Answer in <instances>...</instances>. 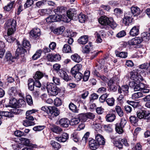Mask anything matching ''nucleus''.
Wrapping results in <instances>:
<instances>
[{"label": "nucleus", "mask_w": 150, "mask_h": 150, "mask_svg": "<svg viewBox=\"0 0 150 150\" xmlns=\"http://www.w3.org/2000/svg\"><path fill=\"white\" fill-rule=\"evenodd\" d=\"M41 110L46 112L52 117H56L59 114V111L54 107L44 106L41 108Z\"/></svg>", "instance_id": "nucleus-1"}, {"label": "nucleus", "mask_w": 150, "mask_h": 150, "mask_svg": "<svg viewBox=\"0 0 150 150\" xmlns=\"http://www.w3.org/2000/svg\"><path fill=\"white\" fill-rule=\"evenodd\" d=\"M46 88L48 92L52 96H56L59 91V89L52 83L47 84Z\"/></svg>", "instance_id": "nucleus-2"}, {"label": "nucleus", "mask_w": 150, "mask_h": 150, "mask_svg": "<svg viewBox=\"0 0 150 150\" xmlns=\"http://www.w3.org/2000/svg\"><path fill=\"white\" fill-rule=\"evenodd\" d=\"M127 121L124 118L121 119L120 123H117L115 124V130L119 134H121L124 132L123 128L124 127Z\"/></svg>", "instance_id": "nucleus-3"}, {"label": "nucleus", "mask_w": 150, "mask_h": 150, "mask_svg": "<svg viewBox=\"0 0 150 150\" xmlns=\"http://www.w3.org/2000/svg\"><path fill=\"white\" fill-rule=\"evenodd\" d=\"M130 87L133 88L134 91H140L141 89L145 87V84L142 83L137 81V82L132 81L129 82V84Z\"/></svg>", "instance_id": "nucleus-4"}, {"label": "nucleus", "mask_w": 150, "mask_h": 150, "mask_svg": "<svg viewBox=\"0 0 150 150\" xmlns=\"http://www.w3.org/2000/svg\"><path fill=\"white\" fill-rule=\"evenodd\" d=\"M137 70H134L131 72L130 74L131 75L130 78L134 81L139 82L143 81V79L141 75L139 74L137 71Z\"/></svg>", "instance_id": "nucleus-5"}, {"label": "nucleus", "mask_w": 150, "mask_h": 150, "mask_svg": "<svg viewBox=\"0 0 150 150\" xmlns=\"http://www.w3.org/2000/svg\"><path fill=\"white\" fill-rule=\"evenodd\" d=\"M16 22L14 20L10 19L7 21L5 24L6 29H16Z\"/></svg>", "instance_id": "nucleus-6"}, {"label": "nucleus", "mask_w": 150, "mask_h": 150, "mask_svg": "<svg viewBox=\"0 0 150 150\" xmlns=\"http://www.w3.org/2000/svg\"><path fill=\"white\" fill-rule=\"evenodd\" d=\"M132 14L128 12L125 15L123 23L126 25H129L132 22Z\"/></svg>", "instance_id": "nucleus-7"}, {"label": "nucleus", "mask_w": 150, "mask_h": 150, "mask_svg": "<svg viewBox=\"0 0 150 150\" xmlns=\"http://www.w3.org/2000/svg\"><path fill=\"white\" fill-rule=\"evenodd\" d=\"M48 60L50 61L53 62L57 61L60 60V56L59 54H49L47 57Z\"/></svg>", "instance_id": "nucleus-8"}, {"label": "nucleus", "mask_w": 150, "mask_h": 150, "mask_svg": "<svg viewBox=\"0 0 150 150\" xmlns=\"http://www.w3.org/2000/svg\"><path fill=\"white\" fill-rule=\"evenodd\" d=\"M129 87L127 85H124L121 87H119L118 89V92L120 94L122 93L125 95H127L129 93Z\"/></svg>", "instance_id": "nucleus-9"}, {"label": "nucleus", "mask_w": 150, "mask_h": 150, "mask_svg": "<svg viewBox=\"0 0 150 150\" xmlns=\"http://www.w3.org/2000/svg\"><path fill=\"white\" fill-rule=\"evenodd\" d=\"M40 30L38 28H34L30 32V35L34 38H36L40 35Z\"/></svg>", "instance_id": "nucleus-10"}, {"label": "nucleus", "mask_w": 150, "mask_h": 150, "mask_svg": "<svg viewBox=\"0 0 150 150\" xmlns=\"http://www.w3.org/2000/svg\"><path fill=\"white\" fill-rule=\"evenodd\" d=\"M142 41L141 37H137L129 40L128 43L130 45H136L140 44Z\"/></svg>", "instance_id": "nucleus-11"}, {"label": "nucleus", "mask_w": 150, "mask_h": 150, "mask_svg": "<svg viewBox=\"0 0 150 150\" xmlns=\"http://www.w3.org/2000/svg\"><path fill=\"white\" fill-rule=\"evenodd\" d=\"M16 59L18 58L19 55H21V57H24L26 52L25 50L21 47H18L16 51Z\"/></svg>", "instance_id": "nucleus-12"}, {"label": "nucleus", "mask_w": 150, "mask_h": 150, "mask_svg": "<svg viewBox=\"0 0 150 150\" xmlns=\"http://www.w3.org/2000/svg\"><path fill=\"white\" fill-rule=\"evenodd\" d=\"M99 144L96 140L92 139L90 140L89 142V145L90 149L92 150L96 149L99 147Z\"/></svg>", "instance_id": "nucleus-13"}, {"label": "nucleus", "mask_w": 150, "mask_h": 150, "mask_svg": "<svg viewBox=\"0 0 150 150\" xmlns=\"http://www.w3.org/2000/svg\"><path fill=\"white\" fill-rule=\"evenodd\" d=\"M59 76L66 81H68L70 79L66 72L62 69L59 70L58 72Z\"/></svg>", "instance_id": "nucleus-14"}, {"label": "nucleus", "mask_w": 150, "mask_h": 150, "mask_svg": "<svg viewBox=\"0 0 150 150\" xmlns=\"http://www.w3.org/2000/svg\"><path fill=\"white\" fill-rule=\"evenodd\" d=\"M110 19L106 16H102L99 19V23L102 25H108L109 22H110Z\"/></svg>", "instance_id": "nucleus-15"}, {"label": "nucleus", "mask_w": 150, "mask_h": 150, "mask_svg": "<svg viewBox=\"0 0 150 150\" xmlns=\"http://www.w3.org/2000/svg\"><path fill=\"white\" fill-rule=\"evenodd\" d=\"M68 134L64 132L61 136L56 137L55 139L58 142H65L68 139Z\"/></svg>", "instance_id": "nucleus-16"}, {"label": "nucleus", "mask_w": 150, "mask_h": 150, "mask_svg": "<svg viewBox=\"0 0 150 150\" xmlns=\"http://www.w3.org/2000/svg\"><path fill=\"white\" fill-rule=\"evenodd\" d=\"M59 123L61 126L64 127H68L69 124H70L69 120L68 119L65 118L61 119L59 121Z\"/></svg>", "instance_id": "nucleus-17"}, {"label": "nucleus", "mask_w": 150, "mask_h": 150, "mask_svg": "<svg viewBox=\"0 0 150 150\" xmlns=\"http://www.w3.org/2000/svg\"><path fill=\"white\" fill-rule=\"evenodd\" d=\"M139 27L135 26L131 29L129 32V34L132 36H135L138 35L139 33Z\"/></svg>", "instance_id": "nucleus-18"}, {"label": "nucleus", "mask_w": 150, "mask_h": 150, "mask_svg": "<svg viewBox=\"0 0 150 150\" xmlns=\"http://www.w3.org/2000/svg\"><path fill=\"white\" fill-rule=\"evenodd\" d=\"M96 140L100 145H104L105 143L104 139L103 136L99 134H97L96 135Z\"/></svg>", "instance_id": "nucleus-19"}, {"label": "nucleus", "mask_w": 150, "mask_h": 150, "mask_svg": "<svg viewBox=\"0 0 150 150\" xmlns=\"http://www.w3.org/2000/svg\"><path fill=\"white\" fill-rule=\"evenodd\" d=\"M45 77L46 79L48 78V76L45 74H43L40 71H37L35 76H33L34 79L39 80L41 79L43 77Z\"/></svg>", "instance_id": "nucleus-20"}, {"label": "nucleus", "mask_w": 150, "mask_h": 150, "mask_svg": "<svg viewBox=\"0 0 150 150\" xmlns=\"http://www.w3.org/2000/svg\"><path fill=\"white\" fill-rule=\"evenodd\" d=\"M82 66L81 64H77L74 66L71 69V72L72 75L79 72V71L82 68Z\"/></svg>", "instance_id": "nucleus-21"}, {"label": "nucleus", "mask_w": 150, "mask_h": 150, "mask_svg": "<svg viewBox=\"0 0 150 150\" xmlns=\"http://www.w3.org/2000/svg\"><path fill=\"white\" fill-rule=\"evenodd\" d=\"M141 38L142 41L147 42L150 40V33L148 32H143L141 34Z\"/></svg>", "instance_id": "nucleus-22"}, {"label": "nucleus", "mask_w": 150, "mask_h": 150, "mask_svg": "<svg viewBox=\"0 0 150 150\" xmlns=\"http://www.w3.org/2000/svg\"><path fill=\"white\" fill-rule=\"evenodd\" d=\"M132 13L130 14L133 15L134 16H138L140 13V10L137 6H132L131 8Z\"/></svg>", "instance_id": "nucleus-23"}, {"label": "nucleus", "mask_w": 150, "mask_h": 150, "mask_svg": "<svg viewBox=\"0 0 150 150\" xmlns=\"http://www.w3.org/2000/svg\"><path fill=\"white\" fill-rule=\"evenodd\" d=\"M92 43L89 42L87 45H86L84 47H83L82 50V52L83 53H88L92 49Z\"/></svg>", "instance_id": "nucleus-24"}, {"label": "nucleus", "mask_w": 150, "mask_h": 150, "mask_svg": "<svg viewBox=\"0 0 150 150\" xmlns=\"http://www.w3.org/2000/svg\"><path fill=\"white\" fill-rule=\"evenodd\" d=\"M16 58V57H13L11 53L7 51L6 52L5 57V60L6 61H11L12 62H14L13 59Z\"/></svg>", "instance_id": "nucleus-25"}, {"label": "nucleus", "mask_w": 150, "mask_h": 150, "mask_svg": "<svg viewBox=\"0 0 150 150\" xmlns=\"http://www.w3.org/2000/svg\"><path fill=\"white\" fill-rule=\"evenodd\" d=\"M10 106L11 107L15 108L18 106V102L17 100L14 98H11L9 102Z\"/></svg>", "instance_id": "nucleus-26"}, {"label": "nucleus", "mask_w": 150, "mask_h": 150, "mask_svg": "<svg viewBox=\"0 0 150 150\" xmlns=\"http://www.w3.org/2000/svg\"><path fill=\"white\" fill-rule=\"evenodd\" d=\"M88 41V38L86 35L81 37L78 40V42L80 44L84 45L86 44Z\"/></svg>", "instance_id": "nucleus-27"}, {"label": "nucleus", "mask_w": 150, "mask_h": 150, "mask_svg": "<svg viewBox=\"0 0 150 150\" xmlns=\"http://www.w3.org/2000/svg\"><path fill=\"white\" fill-rule=\"evenodd\" d=\"M71 58L72 60L77 63H79L82 60V58L77 54L72 55Z\"/></svg>", "instance_id": "nucleus-28"}, {"label": "nucleus", "mask_w": 150, "mask_h": 150, "mask_svg": "<svg viewBox=\"0 0 150 150\" xmlns=\"http://www.w3.org/2000/svg\"><path fill=\"white\" fill-rule=\"evenodd\" d=\"M106 120L108 122H113L115 118V116L113 113L108 114L105 117Z\"/></svg>", "instance_id": "nucleus-29"}, {"label": "nucleus", "mask_w": 150, "mask_h": 150, "mask_svg": "<svg viewBox=\"0 0 150 150\" xmlns=\"http://www.w3.org/2000/svg\"><path fill=\"white\" fill-rule=\"evenodd\" d=\"M115 53L116 56L117 57L124 58H125L127 57V52H120L116 50Z\"/></svg>", "instance_id": "nucleus-30"}, {"label": "nucleus", "mask_w": 150, "mask_h": 150, "mask_svg": "<svg viewBox=\"0 0 150 150\" xmlns=\"http://www.w3.org/2000/svg\"><path fill=\"white\" fill-rule=\"evenodd\" d=\"M80 121L82 122H85L87 120V116L86 113H82L78 115L77 116Z\"/></svg>", "instance_id": "nucleus-31"}, {"label": "nucleus", "mask_w": 150, "mask_h": 150, "mask_svg": "<svg viewBox=\"0 0 150 150\" xmlns=\"http://www.w3.org/2000/svg\"><path fill=\"white\" fill-rule=\"evenodd\" d=\"M9 94L12 96V97L16 96L18 94L17 90L16 87H11L8 91Z\"/></svg>", "instance_id": "nucleus-32"}, {"label": "nucleus", "mask_w": 150, "mask_h": 150, "mask_svg": "<svg viewBox=\"0 0 150 150\" xmlns=\"http://www.w3.org/2000/svg\"><path fill=\"white\" fill-rule=\"evenodd\" d=\"M28 89L31 91H33L34 89V83L33 79H30L28 81Z\"/></svg>", "instance_id": "nucleus-33"}, {"label": "nucleus", "mask_w": 150, "mask_h": 150, "mask_svg": "<svg viewBox=\"0 0 150 150\" xmlns=\"http://www.w3.org/2000/svg\"><path fill=\"white\" fill-rule=\"evenodd\" d=\"M50 11V9H42L38 10V12L41 16H45L47 15Z\"/></svg>", "instance_id": "nucleus-34"}, {"label": "nucleus", "mask_w": 150, "mask_h": 150, "mask_svg": "<svg viewBox=\"0 0 150 150\" xmlns=\"http://www.w3.org/2000/svg\"><path fill=\"white\" fill-rule=\"evenodd\" d=\"M69 109L72 112L75 113L79 112V110L74 103H71L69 104Z\"/></svg>", "instance_id": "nucleus-35"}, {"label": "nucleus", "mask_w": 150, "mask_h": 150, "mask_svg": "<svg viewBox=\"0 0 150 150\" xmlns=\"http://www.w3.org/2000/svg\"><path fill=\"white\" fill-rule=\"evenodd\" d=\"M115 110L119 116L122 117L123 116L124 112L120 107L118 105L116 106L115 107Z\"/></svg>", "instance_id": "nucleus-36"}, {"label": "nucleus", "mask_w": 150, "mask_h": 150, "mask_svg": "<svg viewBox=\"0 0 150 150\" xmlns=\"http://www.w3.org/2000/svg\"><path fill=\"white\" fill-rule=\"evenodd\" d=\"M50 144L55 150H58L61 147L60 145L58 143L54 141H51Z\"/></svg>", "instance_id": "nucleus-37"}, {"label": "nucleus", "mask_w": 150, "mask_h": 150, "mask_svg": "<svg viewBox=\"0 0 150 150\" xmlns=\"http://www.w3.org/2000/svg\"><path fill=\"white\" fill-rule=\"evenodd\" d=\"M42 52V50H38L32 56V59L34 60H35L39 58Z\"/></svg>", "instance_id": "nucleus-38"}, {"label": "nucleus", "mask_w": 150, "mask_h": 150, "mask_svg": "<svg viewBox=\"0 0 150 150\" xmlns=\"http://www.w3.org/2000/svg\"><path fill=\"white\" fill-rule=\"evenodd\" d=\"M52 131L57 134H60L62 132V129L59 127L55 126L51 128Z\"/></svg>", "instance_id": "nucleus-39"}, {"label": "nucleus", "mask_w": 150, "mask_h": 150, "mask_svg": "<svg viewBox=\"0 0 150 150\" xmlns=\"http://www.w3.org/2000/svg\"><path fill=\"white\" fill-rule=\"evenodd\" d=\"M103 126L105 130L108 132H110L113 131L112 126V124L103 125Z\"/></svg>", "instance_id": "nucleus-40"}, {"label": "nucleus", "mask_w": 150, "mask_h": 150, "mask_svg": "<svg viewBox=\"0 0 150 150\" xmlns=\"http://www.w3.org/2000/svg\"><path fill=\"white\" fill-rule=\"evenodd\" d=\"M65 30V28L63 26H62L57 28L54 30V33L57 34H62Z\"/></svg>", "instance_id": "nucleus-41"}, {"label": "nucleus", "mask_w": 150, "mask_h": 150, "mask_svg": "<svg viewBox=\"0 0 150 150\" xmlns=\"http://www.w3.org/2000/svg\"><path fill=\"white\" fill-rule=\"evenodd\" d=\"M22 44L23 46L24 47L27 48L28 50H29L31 47V45L30 42L25 39H23Z\"/></svg>", "instance_id": "nucleus-42"}, {"label": "nucleus", "mask_w": 150, "mask_h": 150, "mask_svg": "<svg viewBox=\"0 0 150 150\" xmlns=\"http://www.w3.org/2000/svg\"><path fill=\"white\" fill-rule=\"evenodd\" d=\"M35 124L34 122L30 120H24L23 122V125L26 127L34 125Z\"/></svg>", "instance_id": "nucleus-43"}, {"label": "nucleus", "mask_w": 150, "mask_h": 150, "mask_svg": "<svg viewBox=\"0 0 150 150\" xmlns=\"http://www.w3.org/2000/svg\"><path fill=\"white\" fill-rule=\"evenodd\" d=\"M1 116H4L8 117H12V115L10 112L2 111L0 112V117H1Z\"/></svg>", "instance_id": "nucleus-44"}, {"label": "nucleus", "mask_w": 150, "mask_h": 150, "mask_svg": "<svg viewBox=\"0 0 150 150\" xmlns=\"http://www.w3.org/2000/svg\"><path fill=\"white\" fill-rule=\"evenodd\" d=\"M22 144L26 146H28L29 145L30 141L28 139L24 137H21L20 139Z\"/></svg>", "instance_id": "nucleus-45"}, {"label": "nucleus", "mask_w": 150, "mask_h": 150, "mask_svg": "<svg viewBox=\"0 0 150 150\" xmlns=\"http://www.w3.org/2000/svg\"><path fill=\"white\" fill-rule=\"evenodd\" d=\"M74 11V9L70 8L67 11V15L69 18L71 19L72 17L74 15V13L73 12Z\"/></svg>", "instance_id": "nucleus-46"}, {"label": "nucleus", "mask_w": 150, "mask_h": 150, "mask_svg": "<svg viewBox=\"0 0 150 150\" xmlns=\"http://www.w3.org/2000/svg\"><path fill=\"white\" fill-rule=\"evenodd\" d=\"M143 94L140 92H138L133 94L132 98L133 99H138L143 96Z\"/></svg>", "instance_id": "nucleus-47"}, {"label": "nucleus", "mask_w": 150, "mask_h": 150, "mask_svg": "<svg viewBox=\"0 0 150 150\" xmlns=\"http://www.w3.org/2000/svg\"><path fill=\"white\" fill-rule=\"evenodd\" d=\"M63 51L65 53L71 52V47L68 44H65L63 47Z\"/></svg>", "instance_id": "nucleus-48"}, {"label": "nucleus", "mask_w": 150, "mask_h": 150, "mask_svg": "<svg viewBox=\"0 0 150 150\" xmlns=\"http://www.w3.org/2000/svg\"><path fill=\"white\" fill-rule=\"evenodd\" d=\"M79 119L77 118H73L71 119V122H70V124L71 125H74L77 124L80 122Z\"/></svg>", "instance_id": "nucleus-49"}, {"label": "nucleus", "mask_w": 150, "mask_h": 150, "mask_svg": "<svg viewBox=\"0 0 150 150\" xmlns=\"http://www.w3.org/2000/svg\"><path fill=\"white\" fill-rule=\"evenodd\" d=\"M79 21L81 23H83L86 20V16L82 14H80L78 16Z\"/></svg>", "instance_id": "nucleus-50"}, {"label": "nucleus", "mask_w": 150, "mask_h": 150, "mask_svg": "<svg viewBox=\"0 0 150 150\" xmlns=\"http://www.w3.org/2000/svg\"><path fill=\"white\" fill-rule=\"evenodd\" d=\"M4 37L6 41L9 43L13 42L15 40V38L11 35H5Z\"/></svg>", "instance_id": "nucleus-51"}, {"label": "nucleus", "mask_w": 150, "mask_h": 150, "mask_svg": "<svg viewBox=\"0 0 150 150\" xmlns=\"http://www.w3.org/2000/svg\"><path fill=\"white\" fill-rule=\"evenodd\" d=\"M14 1L11 2L10 4H8L7 6H5L4 7L5 10L7 11H9L11 10L13 7V5L14 3Z\"/></svg>", "instance_id": "nucleus-52"}, {"label": "nucleus", "mask_w": 150, "mask_h": 150, "mask_svg": "<svg viewBox=\"0 0 150 150\" xmlns=\"http://www.w3.org/2000/svg\"><path fill=\"white\" fill-rule=\"evenodd\" d=\"M106 102L109 106H112L114 104L115 100L113 98H112L107 99L106 100Z\"/></svg>", "instance_id": "nucleus-53"}, {"label": "nucleus", "mask_w": 150, "mask_h": 150, "mask_svg": "<svg viewBox=\"0 0 150 150\" xmlns=\"http://www.w3.org/2000/svg\"><path fill=\"white\" fill-rule=\"evenodd\" d=\"M145 110H141L137 112V115L139 119H142L144 118Z\"/></svg>", "instance_id": "nucleus-54"}, {"label": "nucleus", "mask_w": 150, "mask_h": 150, "mask_svg": "<svg viewBox=\"0 0 150 150\" xmlns=\"http://www.w3.org/2000/svg\"><path fill=\"white\" fill-rule=\"evenodd\" d=\"M107 93L102 95L99 98V100L101 103H103L108 96Z\"/></svg>", "instance_id": "nucleus-55"}, {"label": "nucleus", "mask_w": 150, "mask_h": 150, "mask_svg": "<svg viewBox=\"0 0 150 150\" xmlns=\"http://www.w3.org/2000/svg\"><path fill=\"white\" fill-rule=\"evenodd\" d=\"M98 97V95L96 93H93L89 97L90 101H91L97 99Z\"/></svg>", "instance_id": "nucleus-56"}, {"label": "nucleus", "mask_w": 150, "mask_h": 150, "mask_svg": "<svg viewBox=\"0 0 150 150\" xmlns=\"http://www.w3.org/2000/svg\"><path fill=\"white\" fill-rule=\"evenodd\" d=\"M74 77L77 81L80 80L82 78V74L80 72H79L74 74L73 75Z\"/></svg>", "instance_id": "nucleus-57"}, {"label": "nucleus", "mask_w": 150, "mask_h": 150, "mask_svg": "<svg viewBox=\"0 0 150 150\" xmlns=\"http://www.w3.org/2000/svg\"><path fill=\"white\" fill-rule=\"evenodd\" d=\"M15 135L17 137H21L23 136H25V134L23 132L19 130H16L14 132Z\"/></svg>", "instance_id": "nucleus-58"}, {"label": "nucleus", "mask_w": 150, "mask_h": 150, "mask_svg": "<svg viewBox=\"0 0 150 150\" xmlns=\"http://www.w3.org/2000/svg\"><path fill=\"white\" fill-rule=\"evenodd\" d=\"M54 104L56 106H59L62 104V101L59 98H57L55 99Z\"/></svg>", "instance_id": "nucleus-59"}, {"label": "nucleus", "mask_w": 150, "mask_h": 150, "mask_svg": "<svg viewBox=\"0 0 150 150\" xmlns=\"http://www.w3.org/2000/svg\"><path fill=\"white\" fill-rule=\"evenodd\" d=\"M114 145L118 148H121L122 147V145L121 142L119 140H117L113 141Z\"/></svg>", "instance_id": "nucleus-60"}, {"label": "nucleus", "mask_w": 150, "mask_h": 150, "mask_svg": "<svg viewBox=\"0 0 150 150\" xmlns=\"http://www.w3.org/2000/svg\"><path fill=\"white\" fill-rule=\"evenodd\" d=\"M26 100L29 105H31L33 103V101L32 97L30 95H28L26 96Z\"/></svg>", "instance_id": "nucleus-61"}, {"label": "nucleus", "mask_w": 150, "mask_h": 150, "mask_svg": "<svg viewBox=\"0 0 150 150\" xmlns=\"http://www.w3.org/2000/svg\"><path fill=\"white\" fill-rule=\"evenodd\" d=\"M45 127L44 126L39 125L34 127L33 129L34 131H40L43 130Z\"/></svg>", "instance_id": "nucleus-62"}, {"label": "nucleus", "mask_w": 150, "mask_h": 150, "mask_svg": "<svg viewBox=\"0 0 150 150\" xmlns=\"http://www.w3.org/2000/svg\"><path fill=\"white\" fill-rule=\"evenodd\" d=\"M109 23L108 25L113 29L115 28L117 26V24L111 19H110V22Z\"/></svg>", "instance_id": "nucleus-63"}, {"label": "nucleus", "mask_w": 150, "mask_h": 150, "mask_svg": "<svg viewBox=\"0 0 150 150\" xmlns=\"http://www.w3.org/2000/svg\"><path fill=\"white\" fill-rule=\"evenodd\" d=\"M34 1L32 0H27L24 4L25 7L27 8L31 6L33 4Z\"/></svg>", "instance_id": "nucleus-64"}]
</instances>
